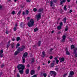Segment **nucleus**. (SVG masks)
I'll list each match as a JSON object with an SVG mask.
<instances>
[{"instance_id":"f257e3e1","label":"nucleus","mask_w":77,"mask_h":77,"mask_svg":"<svg viewBox=\"0 0 77 77\" xmlns=\"http://www.w3.org/2000/svg\"><path fill=\"white\" fill-rule=\"evenodd\" d=\"M17 68L18 70H19V72L20 74H23V70L25 68V66L21 64H20L18 65Z\"/></svg>"},{"instance_id":"f03ea898","label":"nucleus","mask_w":77,"mask_h":77,"mask_svg":"<svg viewBox=\"0 0 77 77\" xmlns=\"http://www.w3.org/2000/svg\"><path fill=\"white\" fill-rule=\"evenodd\" d=\"M34 20L33 19H31L29 22L28 23V27H31L33 26L34 24Z\"/></svg>"},{"instance_id":"7ed1b4c3","label":"nucleus","mask_w":77,"mask_h":77,"mask_svg":"<svg viewBox=\"0 0 77 77\" xmlns=\"http://www.w3.org/2000/svg\"><path fill=\"white\" fill-rule=\"evenodd\" d=\"M74 75V72H73V71H70L69 75L68 77H74V76H72V75Z\"/></svg>"},{"instance_id":"20e7f679","label":"nucleus","mask_w":77,"mask_h":77,"mask_svg":"<svg viewBox=\"0 0 77 77\" xmlns=\"http://www.w3.org/2000/svg\"><path fill=\"white\" fill-rule=\"evenodd\" d=\"M50 73L51 76L53 75H56V73L54 71H51L50 72Z\"/></svg>"},{"instance_id":"39448f33","label":"nucleus","mask_w":77,"mask_h":77,"mask_svg":"<svg viewBox=\"0 0 77 77\" xmlns=\"http://www.w3.org/2000/svg\"><path fill=\"white\" fill-rule=\"evenodd\" d=\"M59 60L60 62H65V58L63 57L59 58Z\"/></svg>"},{"instance_id":"423d86ee","label":"nucleus","mask_w":77,"mask_h":77,"mask_svg":"<svg viewBox=\"0 0 77 77\" xmlns=\"http://www.w3.org/2000/svg\"><path fill=\"white\" fill-rule=\"evenodd\" d=\"M31 75H33V74H35V71L34 70H31L30 72Z\"/></svg>"},{"instance_id":"0eeeda50","label":"nucleus","mask_w":77,"mask_h":77,"mask_svg":"<svg viewBox=\"0 0 77 77\" xmlns=\"http://www.w3.org/2000/svg\"><path fill=\"white\" fill-rule=\"evenodd\" d=\"M36 17H37V20H39V19H40V18H41V14H39L37 15H36Z\"/></svg>"},{"instance_id":"6e6552de","label":"nucleus","mask_w":77,"mask_h":77,"mask_svg":"<svg viewBox=\"0 0 77 77\" xmlns=\"http://www.w3.org/2000/svg\"><path fill=\"white\" fill-rule=\"evenodd\" d=\"M27 55H28V53H27V52L25 53L23 55V57L25 58V57H27Z\"/></svg>"},{"instance_id":"1a4fd4ad","label":"nucleus","mask_w":77,"mask_h":77,"mask_svg":"<svg viewBox=\"0 0 77 77\" xmlns=\"http://www.w3.org/2000/svg\"><path fill=\"white\" fill-rule=\"evenodd\" d=\"M10 42H11V41L10 40L8 42L7 44V48H9V46H10Z\"/></svg>"},{"instance_id":"9d476101","label":"nucleus","mask_w":77,"mask_h":77,"mask_svg":"<svg viewBox=\"0 0 77 77\" xmlns=\"http://www.w3.org/2000/svg\"><path fill=\"white\" fill-rule=\"evenodd\" d=\"M66 0H62L61 2H60V5H62L63 3H65L66 2Z\"/></svg>"},{"instance_id":"9b49d317","label":"nucleus","mask_w":77,"mask_h":77,"mask_svg":"<svg viewBox=\"0 0 77 77\" xmlns=\"http://www.w3.org/2000/svg\"><path fill=\"white\" fill-rule=\"evenodd\" d=\"M42 56L43 57H45V52L44 51H43L42 52Z\"/></svg>"},{"instance_id":"f8f14e48","label":"nucleus","mask_w":77,"mask_h":77,"mask_svg":"<svg viewBox=\"0 0 77 77\" xmlns=\"http://www.w3.org/2000/svg\"><path fill=\"white\" fill-rule=\"evenodd\" d=\"M43 8H40L38 10V12H42V11H43Z\"/></svg>"},{"instance_id":"ddd939ff","label":"nucleus","mask_w":77,"mask_h":77,"mask_svg":"<svg viewBox=\"0 0 77 77\" xmlns=\"http://www.w3.org/2000/svg\"><path fill=\"white\" fill-rule=\"evenodd\" d=\"M26 74H28L29 73V69H27L25 71Z\"/></svg>"},{"instance_id":"4468645a","label":"nucleus","mask_w":77,"mask_h":77,"mask_svg":"<svg viewBox=\"0 0 77 77\" xmlns=\"http://www.w3.org/2000/svg\"><path fill=\"white\" fill-rule=\"evenodd\" d=\"M18 51H23V50L21 48H20V47H19L18 49H17Z\"/></svg>"},{"instance_id":"2eb2a0df","label":"nucleus","mask_w":77,"mask_h":77,"mask_svg":"<svg viewBox=\"0 0 77 77\" xmlns=\"http://www.w3.org/2000/svg\"><path fill=\"white\" fill-rule=\"evenodd\" d=\"M63 21L64 23H66V17L64 18L63 20Z\"/></svg>"},{"instance_id":"dca6fc26","label":"nucleus","mask_w":77,"mask_h":77,"mask_svg":"<svg viewBox=\"0 0 77 77\" xmlns=\"http://www.w3.org/2000/svg\"><path fill=\"white\" fill-rule=\"evenodd\" d=\"M54 63H51L50 64V66L51 67H54Z\"/></svg>"},{"instance_id":"f3484780","label":"nucleus","mask_w":77,"mask_h":77,"mask_svg":"<svg viewBox=\"0 0 77 77\" xmlns=\"http://www.w3.org/2000/svg\"><path fill=\"white\" fill-rule=\"evenodd\" d=\"M77 48H75L74 49V51L73 52L74 53H76V52H77Z\"/></svg>"},{"instance_id":"a211bd4d","label":"nucleus","mask_w":77,"mask_h":77,"mask_svg":"<svg viewBox=\"0 0 77 77\" xmlns=\"http://www.w3.org/2000/svg\"><path fill=\"white\" fill-rule=\"evenodd\" d=\"M11 47L12 48H14V46H15V44L14 43H12L11 45Z\"/></svg>"},{"instance_id":"6ab92c4d","label":"nucleus","mask_w":77,"mask_h":77,"mask_svg":"<svg viewBox=\"0 0 77 77\" xmlns=\"http://www.w3.org/2000/svg\"><path fill=\"white\" fill-rule=\"evenodd\" d=\"M71 47V50H72V49H74V48H75V47H74V45H72Z\"/></svg>"},{"instance_id":"aec40b11","label":"nucleus","mask_w":77,"mask_h":77,"mask_svg":"<svg viewBox=\"0 0 77 77\" xmlns=\"http://www.w3.org/2000/svg\"><path fill=\"white\" fill-rule=\"evenodd\" d=\"M19 51L17 50L15 51L14 53V55H17L18 54V53H19Z\"/></svg>"},{"instance_id":"412c9836","label":"nucleus","mask_w":77,"mask_h":77,"mask_svg":"<svg viewBox=\"0 0 77 77\" xmlns=\"http://www.w3.org/2000/svg\"><path fill=\"white\" fill-rule=\"evenodd\" d=\"M50 6L51 7L53 6V1H51L50 2Z\"/></svg>"},{"instance_id":"4be33fe9","label":"nucleus","mask_w":77,"mask_h":77,"mask_svg":"<svg viewBox=\"0 0 77 77\" xmlns=\"http://www.w3.org/2000/svg\"><path fill=\"white\" fill-rule=\"evenodd\" d=\"M63 9L64 11H66L67 10V8H66V6L65 5Z\"/></svg>"},{"instance_id":"5701e85b","label":"nucleus","mask_w":77,"mask_h":77,"mask_svg":"<svg viewBox=\"0 0 77 77\" xmlns=\"http://www.w3.org/2000/svg\"><path fill=\"white\" fill-rule=\"evenodd\" d=\"M61 26H59L57 27V29H58V30H60L61 29Z\"/></svg>"},{"instance_id":"b1692460","label":"nucleus","mask_w":77,"mask_h":77,"mask_svg":"<svg viewBox=\"0 0 77 77\" xmlns=\"http://www.w3.org/2000/svg\"><path fill=\"white\" fill-rule=\"evenodd\" d=\"M21 11H20L18 12V13L17 14V15H18V16H19L20 14H21Z\"/></svg>"},{"instance_id":"393cba45","label":"nucleus","mask_w":77,"mask_h":77,"mask_svg":"<svg viewBox=\"0 0 77 77\" xmlns=\"http://www.w3.org/2000/svg\"><path fill=\"white\" fill-rule=\"evenodd\" d=\"M22 59H23V63H25V61L26 60H25V58L24 57L23 58L22 57Z\"/></svg>"},{"instance_id":"a878e982","label":"nucleus","mask_w":77,"mask_h":77,"mask_svg":"<svg viewBox=\"0 0 77 77\" xmlns=\"http://www.w3.org/2000/svg\"><path fill=\"white\" fill-rule=\"evenodd\" d=\"M66 55H70V53L68 51H66Z\"/></svg>"},{"instance_id":"bb28decb","label":"nucleus","mask_w":77,"mask_h":77,"mask_svg":"<svg viewBox=\"0 0 77 77\" xmlns=\"http://www.w3.org/2000/svg\"><path fill=\"white\" fill-rule=\"evenodd\" d=\"M38 29L37 28H36L35 29L34 32H36V31H38Z\"/></svg>"},{"instance_id":"cd10ccee","label":"nucleus","mask_w":77,"mask_h":77,"mask_svg":"<svg viewBox=\"0 0 77 77\" xmlns=\"http://www.w3.org/2000/svg\"><path fill=\"white\" fill-rule=\"evenodd\" d=\"M20 26L21 27H23V23L21 22Z\"/></svg>"},{"instance_id":"c85d7f7f","label":"nucleus","mask_w":77,"mask_h":77,"mask_svg":"<svg viewBox=\"0 0 77 77\" xmlns=\"http://www.w3.org/2000/svg\"><path fill=\"white\" fill-rule=\"evenodd\" d=\"M34 62H35V59H34L33 58H32L31 63H33Z\"/></svg>"},{"instance_id":"c756f323","label":"nucleus","mask_w":77,"mask_h":77,"mask_svg":"<svg viewBox=\"0 0 77 77\" xmlns=\"http://www.w3.org/2000/svg\"><path fill=\"white\" fill-rule=\"evenodd\" d=\"M41 41H39L38 43V46L39 47L41 45Z\"/></svg>"},{"instance_id":"7c9ffc66","label":"nucleus","mask_w":77,"mask_h":77,"mask_svg":"<svg viewBox=\"0 0 77 77\" xmlns=\"http://www.w3.org/2000/svg\"><path fill=\"white\" fill-rule=\"evenodd\" d=\"M37 11V9L36 8H35L33 9V11L34 12H36Z\"/></svg>"},{"instance_id":"2f4dec72","label":"nucleus","mask_w":77,"mask_h":77,"mask_svg":"<svg viewBox=\"0 0 77 77\" xmlns=\"http://www.w3.org/2000/svg\"><path fill=\"white\" fill-rule=\"evenodd\" d=\"M20 45V44L19 43H17L16 46V48H18V47H19Z\"/></svg>"},{"instance_id":"473e14b6","label":"nucleus","mask_w":77,"mask_h":77,"mask_svg":"<svg viewBox=\"0 0 77 77\" xmlns=\"http://www.w3.org/2000/svg\"><path fill=\"white\" fill-rule=\"evenodd\" d=\"M43 75L44 77H47V74H46V73H43Z\"/></svg>"},{"instance_id":"72a5a7b5","label":"nucleus","mask_w":77,"mask_h":77,"mask_svg":"<svg viewBox=\"0 0 77 77\" xmlns=\"http://www.w3.org/2000/svg\"><path fill=\"white\" fill-rule=\"evenodd\" d=\"M3 57V54H0V57Z\"/></svg>"},{"instance_id":"f704fd0d","label":"nucleus","mask_w":77,"mask_h":77,"mask_svg":"<svg viewBox=\"0 0 77 77\" xmlns=\"http://www.w3.org/2000/svg\"><path fill=\"white\" fill-rule=\"evenodd\" d=\"M66 28L65 29V31H67V30H68V26H66Z\"/></svg>"},{"instance_id":"c9c22d12","label":"nucleus","mask_w":77,"mask_h":77,"mask_svg":"<svg viewBox=\"0 0 77 77\" xmlns=\"http://www.w3.org/2000/svg\"><path fill=\"white\" fill-rule=\"evenodd\" d=\"M21 48H22V49H23V50H24V49L25 48V46H21Z\"/></svg>"},{"instance_id":"e433bc0d","label":"nucleus","mask_w":77,"mask_h":77,"mask_svg":"<svg viewBox=\"0 0 77 77\" xmlns=\"http://www.w3.org/2000/svg\"><path fill=\"white\" fill-rule=\"evenodd\" d=\"M61 41L62 42H65V39H61Z\"/></svg>"},{"instance_id":"4c0bfd02","label":"nucleus","mask_w":77,"mask_h":77,"mask_svg":"<svg viewBox=\"0 0 77 77\" xmlns=\"http://www.w3.org/2000/svg\"><path fill=\"white\" fill-rule=\"evenodd\" d=\"M29 11L26 10V15H28V14H29Z\"/></svg>"},{"instance_id":"58836bf2","label":"nucleus","mask_w":77,"mask_h":77,"mask_svg":"<svg viewBox=\"0 0 77 77\" xmlns=\"http://www.w3.org/2000/svg\"><path fill=\"white\" fill-rule=\"evenodd\" d=\"M4 66H5V64H2L1 65V68H2V69H3V67H4Z\"/></svg>"},{"instance_id":"ea45409f","label":"nucleus","mask_w":77,"mask_h":77,"mask_svg":"<svg viewBox=\"0 0 77 77\" xmlns=\"http://www.w3.org/2000/svg\"><path fill=\"white\" fill-rule=\"evenodd\" d=\"M3 53V50H2L0 51V54H2Z\"/></svg>"},{"instance_id":"a19ab883","label":"nucleus","mask_w":77,"mask_h":77,"mask_svg":"<svg viewBox=\"0 0 77 77\" xmlns=\"http://www.w3.org/2000/svg\"><path fill=\"white\" fill-rule=\"evenodd\" d=\"M5 33L7 34H8L9 33V31L8 30H6Z\"/></svg>"},{"instance_id":"79ce46f5","label":"nucleus","mask_w":77,"mask_h":77,"mask_svg":"<svg viewBox=\"0 0 77 77\" xmlns=\"http://www.w3.org/2000/svg\"><path fill=\"white\" fill-rule=\"evenodd\" d=\"M68 75V73L64 74V75L63 76V77H66V75Z\"/></svg>"},{"instance_id":"37998d69","label":"nucleus","mask_w":77,"mask_h":77,"mask_svg":"<svg viewBox=\"0 0 77 77\" xmlns=\"http://www.w3.org/2000/svg\"><path fill=\"white\" fill-rule=\"evenodd\" d=\"M66 38V36L63 35V39H65Z\"/></svg>"},{"instance_id":"c03bdc74","label":"nucleus","mask_w":77,"mask_h":77,"mask_svg":"<svg viewBox=\"0 0 77 77\" xmlns=\"http://www.w3.org/2000/svg\"><path fill=\"white\" fill-rule=\"evenodd\" d=\"M30 66V65L29 64H28L27 65H26V67H27L28 68H29Z\"/></svg>"},{"instance_id":"a18cd8bd","label":"nucleus","mask_w":77,"mask_h":77,"mask_svg":"<svg viewBox=\"0 0 77 77\" xmlns=\"http://www.w3.org/2000/svg\"><path fill=\"white\" fill-rule=\"evenodd\" d=\"M40 66H39L38 67L37 69V70H38V71H39V70L40 69Z\"/></svg>"},{"instance_id":"49530a36","label":"nucleus","mask_w":77,"mask_h":77,"mask_svg":"<svg viewBox=\"0 0 77 77\" xmlns=\"http://www.w3.org/2000/svg\"><path fill=\"white\" fill-rule=\"evenodd\" d=\"M15 11H13L12 12V14H13V15H14V14H15Z\"/></svg>"},{"instance_id":"de8ad7c7","label":"nucleus","mask_w":77,"mask_h":77,"mask_svg":"<svg viewBox=\"0 0 77 77\" xmlns=\"http://www.w3.org/2000/svg\"><path fill=\"white\" fill-rule=\"evenodd\" d=\"M14 31H16L17 30V28L16 27H14Z\"/></svg>"},{"instance_id":"09e8293b","label":"nucleus","mask_w":77,"mask_h":77,"mask_svg":"<svg viewBox=\"0 0 77 77\" xmlns=\"http://www.w3.org/2000/svg\"><path fill=\"white\" fill-rule=\"evenodd\" d=\"M56 63L57 64H58V63H59V60H56Z\"/></svg>"},{"instance_id":"8fccbe9b","label":"nucleus","mask_w":77,"mask_h":77,"mask_svg":"<svg viewBox=\"0 0 77 77\" xmlns=\"http://www.w3.org/2000/svg\"><path fill=\"white\" fill-rule=\"evenodd\" d=\"M55 70H56V71H58L59 70V68H55Z\"/></svg>"},{"instance_id":"3c124183","label":"nucleus","mask_w":77,"mask_h":77,"mask_svg":"<svg viewBox=\"0 0 77 77\" xmlns=\"http://www.w3.org/2000/svg\"><path fill=\"white\" fill-rule=\"evenodd\" d=\"M60 26H63V23H62V22H61L60 23Z\"/></svg>"},{"instance_id":"603ef678","label":"nucleus","mask_w":77,"mask_h":77,"mask_svg":"<svg viewBox=\"0 0 77 77\" xmlns=\"http://www.w3.org/2000/svg\"><path fill=\"white\" fill-rule=\"evenodd\" d=\"M21 41V39H17V41Z\"/></svg>"},{"instance_id":"864d4df0","label":"nucleus","mask_w":77,"mask_h":77,"mask_svg":"<svg viewBox=\"0 0 77 77\" xmlns=\"http://www.w3.org/2000/svg\"><path fill=\"white\" fill-rule=\"evenodd\" d=\"M72 12V10H70L69 11V13H70V14H71V12Z\"/></svg>"},{"instance_id":"5fc2aeb1","label":"nucleus","mask_w":77,"mask_h":77,"mask_svg":"<svg viewBox=\"0 0 77 77\" xmlns=\"http://www.w3.org/2000/svg\"><path fill=\"white\" fill-rule=\"evenodd\" d=\"M50 59H53V56H51L50 57H49Z\"/></svg>"},{"instance_id":"6e6d98bb","label":"nucleus","mask_w":77,"mask_h":77,"mask_svg":"<svg viewBox=\"0 0 77 77\" xmlns=\"http://www.w3.org/2000/svg\"><path fill=\"white\" fill-rule=\"evenodd\" d=\"M53 50V48H51V49H50V52L52 51Z\"/></svg>"},{"instance_id":"4d7b16f0","label":"nucleus","mask_w":77,"mask_h":77,"mask_svg":"<svg viewBox=\"0 0 77 77\" xmlns=\"http://www.w3.org/2000/svg\"><path fill=\"white\" fill-rule=\"evenodd\" d=\"M56 2H57V0H53V2L54 3H56Z\"/></svg>"},{"instance_id":"13d9d810","label":"nucleus","mask_w":77,"mask_h":77,"mask_svg":"<svg viewBox=\"0 0 77 77\" xmlns=\"http://www.w3.org/2000/svg\"><path fill=\"white\" fill-rule=\"evenodd\" d=\"M17 77H20V75L18 73H17Z\"/></svg>"},{"instance_id":"bf43d9fd","label":"nucleus","mask_w":77,"mask_h":77,"mask_svg":"<svg viewBox=\"0 0 77 77\" xmlns=\"http://www.w3.org/2000/svg\"><path fill=\"white\" fill-rule=\"evenodd\" d=\"M75 57H77V53H75Z\"/></svg>"},{"instance_id":"052dcab7","label":"nucleus","mask_w":77,"mask_h":77,"mask_svg":"<svg viewBox=\"0 0 77 77\" xmlns=\"http://www.w3.org/2000/svg\"><path fill=\"white\" fill-rule=\"evenodd\" d=\"M26 19L27 20H30V17H27Z\"/></svg>"},{"instance_id":"680f3d73","label":"nucleus","mask_w":77,"mask_h":77,"mask_svg":"<svg viewBox=\"0 0 77 77\" xmlns=\"http://www.w3.org/2000/svg\"><path fill=\"white\" fill-rule=\"evenodd\" d=\"M26 1L28 2H30V0H26Z\"/></svg>"},{"instance_id":"e2e57ef3","label":"nucleus","mask_w":77,"mask_h":77,"mask_svg":"<svg viewBox=\"0 0 77 77\" xmlns=\"http://www.w3.org/2000/svg\"><path fill=\"white\" fill-rule=\"evenodd\" d=\"M2 8V5H0V10H1Z\"/></svg>"},{"instance_id":"0e129e2a","label":"nucleus","mask_w":77,"mask_h":77,"mask_svg":"<svg viewBox=\"0 0 77 77\" xmlns=\"http://www.w3.org/2000/svg\"><path fill=\"white\" fill-rule=\"evenodd\" d=\"M23 15H26V14H25V12H24V11L23 12Z\"/></svg>"},{"instance_id":"69168bd1","label":"nucleus","mask_w":77,"mask_h":77,"mask_svg":"<svg viewBox=\"0 0 77 77\" xmlns=\"http://www.w3.org/2000/svg\"><path fill=\"white\" fill-rule=\"evenodd\" d=\"M50 62H50V60H49V61H48V63H50Z\"/></svg>"},{"instance_id":"338daca9","label":"nucleus","mask_w":77,"mask_h":77,"mask_svg":"<svg viewBox=\"0 0 77 77\" xmlns=\"http://www.w3.org/2000/svg\"><path fill=\"white\" fill-rule=\"evenodd\" d=\"M17 39H20V37H18L17 38Z\"/></svg>"},{"instance_id":"774afa93","label":"nucleus","mask_w":77,"mask_h":77,"mask_svg":"<svg viewBox=\"0 0 77 77\" xmlns=\"http://www.w3.org/2000/svg\"><path fill=\"white\" fill-rule=\"evenodd\" d=\"M54 33V31L52 30L51 31V33Z\"/></svg>"}]
</instances>
